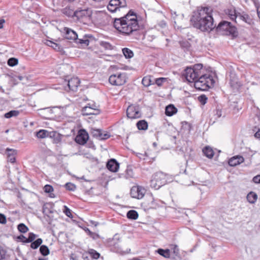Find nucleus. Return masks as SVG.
<instances>
[{
    "mask_svg": "<svg viewBox=\"0 0 260 260\" xmlns=\"http://www.w3.org/2000/svg\"><path fill=\"white\" fill-rule=\"evenodd\" d=\"M211 10L208 7H199L191 19L194 27L202 31H210L212 30L215 25L213 23V19L211 14Z\"/></svg>",
    "mask_w": 260,
    "mask_h": 260,
    "instance_id": "obj_1",
    "label": "nucleus"
},
{
    "mask_svg": "<svg viewBox=\"0 0 260 260\" xmlns=\"http://www.w3.org/2000/svg\"><path fill=\"white\" fill-rule=\"evenodd\" d=\"M113 25L119 32L125 35H130L139 28L137 16L131 11L122 17L115 18Z\"/></svg>",
    "mask_w": 260,
    "mask_h": 260,
    "instance_id": "obj_2",
    "label": "nucleus"
},
{
    "mask_svg": "<svg viewBox=\"0 0 260 260\" xmlns=\"http://www.w3.org/2000/svg\"><path fill=\"white\" fill-rule=\"evenodd\" d=\"M170 181L168 175L162 172H158L153 175L150 181V186L156 190Z\"/></svg>",
    "mask_w": 260,
    "mask_h": 260,
    "instance_id": "obj_3",
    "label": "nucleus"
},
{
    "mask_svg": "<svg viewBox=\"0 0 260 260\" xmlns=\"http://www.w3.org/2000/svg\"><path fill=\"white\" fill-rule=\"evenodd\" d=\"M202 68V64H197L193 68H187L183 75L189 82H194L201 75Z\"/></svg>",
    "mask_w": 260,
    "mask_h": 260,
    "instance_id": "obj_4",
    "label": "nucleus"
},
{
    "mask_svg": "<svg viewBox=\"0 0 260 260\" xmlns=\"http://www.w3.org/2000/svg\"><path fill=\"white\" fill-rule=\"evenodd\" d=\"M214 81L212 78L207 74L202 75L195 81L194 87L200 90H207L213 85Z\"/></svg>",
    "mask_w": 260,
    "mask_h": 260,
    "instance_id": "obj_5",
    "label": "nucleus"
},
{
    "mask_svg": "<svg viewBox=\"0 0 260 260\" xmlns=\"http://www.w3.org/2000/svg\"><path fill=\"white\" fill-rule=\"evenodd\" d=\"M217 31L223 32V34L235 36L237 34V29L231 25L230 22L223 21L220 22L217 27Z\"/></svg>",
    "mask_w": 260,
    "mask_h": 260,
    "instance_id": "obj_6",
    "label": "nucleus"
},
{
    "mask_svg": "<svg viewBox=\"0 0 260 260\" xmlns=\"http://www.w3.org/2000/svg\"><path fill=\"white\" fill-rule=\"evenodd\" d=\"M127 80L125 73L113 74L109 77V81L113 85L121 86L124 84Z\"/></svg>",
    "mask_w": 260,
    "mask_h": 260,
    "instance_id": "obj_7",
    "label": "nucleus"
},
{
    "mask_svg": "<svg viewBox=\"0 0 260 260\" xmlns=\"http://www.w3.org/2000/svg\"><path fill=\"white\" fill-rule=\"evenodd\" d=\"M146 192L144 187L141 186H134L131 189V195L133 198L141 199L143 198Z\"/></svg>",
    "mask_w": 260,
    "mask_h": 260,
    "instance_id": "obj_8",
    "label": "nucleus"
},
{
    "mask_svg": "<svg viewBox=\"0 0 260 260\" xmlns=\"http://www.w3.org/2000/svg\"><path fill=\"white\" fill-rule=\"evenodd\" d=\"M92 10L90 9L77 10L75 11V17L78 19H85L86 20L91 19Z\"/></svg>",
    "mask_w": 260,
    "mask_h": 260,
    "instance_id": "obj_9",
    "label": "nucleus"
},
{
    "mask_svg": "<svg viewBox=\"0 0 260 260\" xmlns=\"http://www.w3.org/2000/svg\"><path fill=\"white\" fill-rule=\"evenodd\" d=\"M127 116L131 119L138 118L141 117L139 107L134 105L129 106L126 111Z\"/></svg>",
    "mask_w": 260,
    "mask_h": 260,
    "instance_id": "obj_10",
    "label": "nucleus"
},
{
    "mask_svg": "<svg viewBox=\"0 0 260 260\" xmlns=\"http://www.w3.org/2000/svg\"><path fill=\"white\" fill-rule=\"evenodd\" d=\"M64 38L68 40H72L75 42L77 39L78 35L76 31L68 27L63 28Z\"/></svg>",
    "mask_w": 260,
    "mask_h": 260,
    "instance_id": "obj_11",
    "label": "nucleus"
},
{
    "mask_svg": "<svg viewBox=\"0 0 260 260\" xmlns=\"http://www.w3.org/2000/svg\"><path fill=\"white\" fill-rule=\"evenodd\" d=\"M67 83L68 87L69 90L75 91L77 90V88L80 84V80L77 77H74L66 81Z\"/></svg>",
    "mask_w": 260,
    "mask_h": 260,
    "instance_id": "obj_12",
    "label": "nucleus"
},
{
    "mask_svg": "<svg viewBox=\"0 0 260 260\" xmlns=\"http://www.w3.org/2000/svg\"><path fill=\"white\" fill-rule=\"evenodd\" d=\"M55 135H57L56 132H49L46 129H41L36 133V136L40 139H44L47 137L52 138Z\"/></svg>",
    "mask_w": 260,
    "mask_h": 260,
    "instance_id": "obj_13",
    "label": "nucleus"
},
{
    "mask_svg": "<svg viewBox=\"0 0 260 260\" xmlns=\"http://www.w3.org/2000/svg\"><path fill=\"white\" fill-rule=\"evenodd\" d=\"M88 139V135L85 131H82L75 138L76 142L80 144H85Z\"/></svg>",
    "mask_w": 260,
    "mask_h": 260,
    "instance_id": "obj_14",
    "label": "nucleus"
},
{
    "mask_svg": "<svg viewBox=\"0 0 260 260\" xmlns=\"http://www.w3.org/2000/svg\"><path fill=\"white\" fill-rule=\"evenodd\" d=\"M107 168L111 172H116L119 169V164L116 159H111L107 163Z\"/></svg>",
    "mask_w": 260,
    "mask_h": 260,
    "instance_id": "obj_15",
    "label": "nucleus"
},
{
    "mask_svg": "<svg viewBox=\"0 0 260 260\" xmlns=\"http://www.w3.org/2000/svg\"><path fill=\"white\" fill-rule=\"evenodd\" d=\"M244 160V159L242 156L237 155L229 159V164L231 166L234 167L242 163Z\"/></svg>",
    "mask_w": 260,
    "mask_h": 260,
    "instance_id": "obj_16",
    "label": "nucleus"
},
{
    "mask_svg": "<svg viewBox=\"0 0 260 260\" xmlns=\"http://www.w3.org/2000/svg\"><path fill=\"white\" fill-rule=\"evenodd\" d=\"M6 152L7 154L8 161L11 163L14 162L16 159L15 155L16 154V151L14 149L7 148Z\"/></svg>",
    "mask_w": 260,
    "mask_h": 260,
    "instance_id": "obj_17",
    "label": "nucleus"
},
{
    "mask_svg": "<svg viewBox=\"0 0 260 260\" xmlns=\"http://www.w3.org/2000/svg\"><path fill=\"white\" fill-rule=\"evenodd\" d=\"M230 84L231 87L233 89H238V88L241 86V84L239 82L238 78L236 77L235 75L233 76H231Z\"/></svg>",
    "mask_w": 260,
    "mask_h": 260,
    "instance_id": "obj_18",
    "label": "nucleus"
},
{
    "mask_svg": "<svg viewBox=\"0 0 260 260\" xmlns=\"http://www.w3.org/2000/svg\"><path fill=\"white\" fill-rule=\"evenodd\" d=\"M177 112V108L173 105H169L166 108V114L167 116H171L176 114Z\"/></svg>",
    "mask_w": 260,
    "mask_h": 260,
    "instance_id": "obj_19",
    "label": "nucleus"
},
{
    "mask_svg": "<svg viewBox=\"0 0 260 260\" xmlns=\"http://www.w3.org/2000/svg\"><path fill=\"white\" fill-rule=\"evenodd\" d=\"M227 14L229 16L230 18L233 20H235L236 22H237L236 19L239 18L240 19H244V18L242 16H238L237 13H236V11L235 9H229L228 10Z\"/></svg>",
    "mask_w": 260,
    "mask_h": 260,
    "instance_id": "obj_20",
    "label": "nucleus"
},
{
    "mask_svg": "<svg viewBox=\"0 0 260 260\" xmlns=\"http://www.w3.org/2000/svg\"><path fill=\"white\" fill-rule=\"evenodd\" d=\"M202 151L204 155L209 158H212L214 154L213 150L210 146H206Z\"/></svg>",
    "mask_w": 260,
    "mask_h": 260,
    "instance_id": "obj_21",
    "label": "nucleus"
},
{
    "mask_svg": "<svg viewBox=\"0 0 260 260\" xmlns=\"http://www.w3.org/2000/svg\"><path fill=\"white\" fill-rule=\"evenodd\" d=\"M257 199V195L253 191L250 192L247 196V200L250 204H254Z\"/></svg>",
    "mask_w": 260,
    "mask_h": 260,
    "instance_id": "obj_22",
    "label": "nucleus"
},
{
    "mask_svg": "<svg viewBox=\"0 0 260 260\" xmlns=\"http://www.w3.org/2000/svg\"><path fill=\"white\" fill-rule=\"evenodd\" d=\"M108 10L111 12H115L118 8L117 6V2L115 0H110L107 6Z\"/></svg>",
    "mask_w": 260,
    "mask_h": 260,
    "instance_id": "obj_23",
    "label": "nucleus"
},
{
    "mask_svg": "<svg viewBox=\"0 0 260 260\" xmlns=\"http://www.w3.org/2000/svg\"><path fill=\"white\" fill-rule=\"evenodd\" d=\"M62 13L68 17H75V11L70 7H67L61 10Z\"/></svg>",
    "mask_w": 260,
    "mask_h": 260,
    "instance_id": "obj_24",
    "label": "nucleus"
},
{
    "mask_svg": "<svg viewBox=\"0 0 260 260\" xmlns=\"http://www.w3.org/2000/svg\"><path fill=\"white\" fill-rule=\"evenodd\" d=\"M133 171L131 169H127L124 173L119 175V178H123L126 179L133 177Z\"/></svg>",
    "mask_w": 260,
    "mask_h": 260,
    "instance_id": "obj_25",
    "label": "nucleus"
},
{
    "mask_svg": "<svg viewBox=\"0 0 260 260\" xmlns=\"http://www.w3.org/2000/svg\"><path fill=\"white\" fill-rule=\"evenodd\" d=\"M82 113L83 115H98L90 106H87L83 108Z\"/></svg>",
    "mask_w": 260,
    "mask_h": 260,
    "instance_id": "obj_26",
    "label": "nucleus"
},
{
    "mask_svg": "<svg viewBox=\"0 0 260 260\" xmlns=\"http://www.w3.org/2000/svg\"><path fill=\"white\" fill-rule=\"evenodd\" d=\"M45 44L57 51H61L62 50L61 47L58 44L51 41L47 40Z\"/></svg>",
    "mask_w": 260,
    "mask_h": 260,
    "instance_id": "obj_27",
    "label": "nucleus"
},
{
    "mask_svg": "<svg viewBox=\"0 0 260 260\" xmlns=\"http://www.w3.org/2000/svg\"><path fill=\"white\" fill-rule=\"evenodd\" d=\"M53 188L50 185H46L44 187V190L45 192L49 193V197L50 198H53L55 197V194L53 193Z\"/></svg>",
    "mask_w": 260,
    "mask_h": 260,
    "instance_id": "obj_28",
    "label": "nucleus"
},
{
    "mask_svg": "<svg viewBox=\"0 0 260 260\" xmlns=\"http://www.w3.org/2000/svg\"><path fill=\"white\" fill-rule=\"evenodd\" d=\"M157 253L160 255L164 256L165 258H169L170 257V250L163 249H158L157 250Z\"/></svg>",
    "mask_w": 260,
    "mask_h": 260,
    "instance_id": "obj_29",
    "label": "nucleus"
},
{
    "mask_svg": "<svg viewBox=\"0 0 260 260\" xmlns=\"http://www.w3.org/2000/svg\"><path fill=\"white\" fill-rule=\"evenodd\" d=\"M22 237V238H24V241H23L24 243H30L32 242L36 238V235L34 234L33 233H29L28 234V237L26 238L25 237H24L23 235L20 236V238Z\"/></svg>",
    "mask_w": 260,
    "mask_h": 260,
    "instance_id": "obj_30",
    "label": "nucleus"
},
{
    "mask_svg": "<svg viewBox=\"0 0 260 260\" xmlns=\"http://www.w3.org/2000/svg\"><path fill=\"white\" fill-rule=\"evenodd\" d=\"M137 126L140 130H145L148 127V124L145 120H140L137 122Z\"/></svg>",
    "mask_w": 260,
    "mask_h": 260,
    "instance_id": "obj_31",
    "label": "nucleus"
},
{
    "mask_svg": "<svg viewBox=\"0 0 260 260\" xmlns=\"http://www.w3.org/2000/svg\"><path fill=\"white\" fill-rule=\"evenodd\" d=\"M122 53L125 58H131L133 57L134 53L133 52L129 49L127 48H124L122 49Z\"/></svg>",
    "mask_w": 260,
    "mask_h": 260,
    "instance_id": "obj_32",
    "label": "nucleus"
},
{
    "mask_svg": "<svg viewBox=\"0 0 260 260\" xmlns=\"http://www.w3.org/2000/svg\"><path fill=\"white\" fill-rule=\"evenodd\" d=\"M127 217L129 219L135 220L138 217V213L135 210H130L127 213Z\"/></svg>",
    "mask_w": 260,
    "mask_h": 260,
    "instance_id": "obj_33",
    "label": "nucleus"
},
{
    "mask_svg": "<svg viewBox=\"0 0 260 260\" xmlns=\"http://www.w3.org/2000/svg\"><path fill=\"white\" fill-rule=\"evenodd\" d=\"M42 242V239L41 238H38L36 241L31 242L30 247L32 249H36L41 245Z\"/></svg>",
    "mask_w": 260,
    "mask_h": 260,
    "instance_id": "obj_34",
    "label": "nucleus"
},
{
    "mask_svg": "<svg viewBox=\"0 0 260 260\" xmlns=\"http://www.w3.org/2000/svg\"><path fill=\"white\" fill-rule=\"evenodd\" d=\"M142 83L144 86L146 87H148L149 86L151 85L152 83V80L151 79V76H147L144 77L142 79Z\"/></svg>",
    "mask_w": 260,
    "mask_h": 260,
    "instance_id": "obj_35",
    "label": "nucleus"
},
{
    "mask_svg": "<svg viewBox=\"0 0 260 260\" xmlns=\"http://www.w3.org/2000/svg\"><path fill=\"white\" fill-rule=\"evenodd\" d=\"M74 42L81 46H87L89 45V41L88 39H81L77 38Z\"/></svg>",
    "mask_w": 260,
    "mask_h": 260,
    "instance_id": "obj_36",
    "label": "nucleus"
},
{
    "mask_svg": "<svg viewBox=\"0 0 260 260\" xmlns=\"http://www.w3.org/2000/svg\"><path fill=\"white\" fill-rule=\"evenodd\" d=\"M41 253L44 256H47L49 254V249L46 245H42L40 248Z\"/></svg>",
    "mask_w": 260,
    "mask_h": 260,
    "instance_id": "obj_37",
    "label": "nucleus"
},
{
    "mask_svg": "<svg viewBox=\"0 0 260 260\" xmlns=\"http://www.w3.org/2000/svg\"><path fill=\"white\" fill-rule=\"evenodd\" d=\"M19 114V112L17 110H12L5 114V117L7 118H10L13 116H17Z\"/></svg>",
    "mask_w": 260,
    "mask_h": 260,
    "instance_id": "obj_38",
    "label": "nucleus"
},
{
    "mask_svg": "<svg viewBox=\"0 0 260 260\" xmlns=\"http://www.w3.org/2000/svg\"><path fill=\"white\" fill-rule=\"evenodd\" d=\"M18 231L22 233H25L28 231V228L23 223H20L18 225Z\"/></svg>",
    "mask_w": 260,
    "mask_h": 260,
    "instance_id": "obj_39",
    "label": "nucleus"
},
{
    "mask_svg": "<svg viewBox=\"0 0 260 260\" xmlns=\"http://www.w3.org/2000/svg\"><path fill=\"white\" fill-rule=\"evenodd\" d=\"M18 60L16 58H10L8 60V64L10 67H14L18 64Z\"/></svg>",
    "mask_w": 260,
    "mask_h": 260,
    "instance_id": "obj_40",
    "label": "nucleus"
},
{
    "mask_svg": "<svg viewBox=\"0 0 260 260\" xmlns=\"http://www.w3.org/2000/svg\"><path fill=\"white\" fill-rule=\"evenodd\" d=\"M100 45L106 50H111L112 49V45L107 42L102 41L100 42Z\"/></svg>",
    "mask_w": 260,
    "mask_h": 260,
    "instance_id": "obj_41",
    "label": "nucleus"
},
{
    "mask_svg": "<svg viewBox=\"0 0 260 260\" xmlns=\"http://www.w3.org/2000/svg\"><path fill=\"white\" fill-rule=\"evenodd\" d=\"M101 132V130L99 129H91V134L93 137L99 139V137H100V133Z\"/></svg>",
    "mask_w": 260,
    "mask_h": 260,
    "instance_id": "obj_42",
    "label": "nucleus"
},
{
    "mask_svg": "<svg viewBox=\"0 0 260 260\" xmlns=\"http://www.w3.org/2000/svg\"><path fill=\"white\" fill-rule=\"evenodd\" d=\"M117 2V6L118 8H124L126 6V2L125 0H115Z\"/></svg>",
    "mask_w": 260,
    "mask_h": 260,
    "instance_id": "obj_43",
    "label": "nucleus"
},
{
    "mask_svg": "<svg viewBox=\"0 0 260 260\" xmlns=\"http://www.w3.org/2000/svg\"><path fill=\"white\" fill-rule=\"evenodd\" d=\"M65 187L67 189L70 191H74L76 188L75 185L70 182L67 183L65 184Z\"/></svg>",
    "mask_w": 260,
    "mask_h": 260,
    "instance_id": "obj_44",
    "label": "nucleus"
},
{
    "mask_svg": "<svg viewBox=\"0 0 260 260\" xmlns=\"http://www.w3.org/2000/svg\"><path fill=\"white\" fill-rule=\"evenodd\" d=\"M89 254L94 259H98L100 257V253L93 249L90 250Z\"/></svg>",
    "mask_w": 260,
    "mask_h": 260,
    "instance_id": "obj_45",
    "label": "nucleus"
},
{
    "mask_svg": "<svg viewBox=\"0 0 260 260\" xmlns=\"http://www.w3.org/2000/svg\"><path fill=\"white\" fill-rule=\"evenodd\" d=\"M87 106H90V108L95 111V114H99L100 113L99 106L94 104H88Z\"/></svg>",
    "mask_w": 260,
    "mask_h": 260,
    "instance_id": "obj_46",
    "label": "nucleus"
},
{
    "mask_svg": "<svg viewBox=\"0 0 260 260\" xmlns=\"http://www.w3.org/2000/svg\"><path fill=\"white\" fill-rule=\"evenodd\" d=\"M198 100L202 105H205L207 102V98L205 95H201L198 97Z\"/></svg>",
    "mask_w": 260,
    "mask_h": 260,
    "instance_id": "obj_47",
    "label": "nucleus"
},
{
    "mask_svg": "<svg viewBox=\"0 0 260 260\" xmlns=\"http://www.w3.org/2000/svg\"><path fill=\"white\" fill-rule=\"evenodd\" d=\"M110 137V135L108 133H103V132L101 131L100 133V137H99V140H106L107 139Z\"/></svg>",
    "mask_w": 260,
    "mask_h": 260,
    "instance_id": "obj_48",
    "label": "nucleus"
},
{
    "mask_svg": "<svg viewBox=\"0 0 260 260\" xmlns=\"http://www.w3.org/2000/svg\"><path fill=\"white\" fill-rule=\"evenodd\" d=\"M167 80L165 78H159L155 79V83L158 86H161L162 83Z\"/></svg>",
    "mask_w": 260,
    "mask_h": 260,
    "instance_id": "obj_49",
    "label": "nucleus"
},
{
    "mask_svg": "<svg viewBox=\"0 0 260 260\" xmlns=\"http://www.w3.org/2000/svg\"><path fill=\"white\" fill-rule=\"evenodd\" d=\"M6 255V251L2 247H0V259H4L5 258Z\"/></svg>",
    "mask_w": 260,
    "mask_h": 260,
    "instance_id": "obj_50",
    "label": "nucleus"
},
{
    "mask_svg": "<svg viewBox=\"0 0 260 260\" xmlns=\"http://www.w3.org/2000/svg\"><path fill=\"white\" fill-rule=\"evenodd\" d=\"M170 250H173L174 253L175 255H178L179 254V248L178 246L176 245H172L171 246Z\"/></svg>",
    "mask_w": 260,
    "mask_h": 260,
    "instance_id": "obj_51",
    "label": "nucleus"
},
{
    "mask_svg": "<svg viewBox=\"0 0 260 260\" xmlns=\"http://www.w3.org/2000/svg\"><path fill=\"white\" fill-rule=\"evenodd\" d=\"M63 212L67 216L69 217H70L72 216L71 210L66 206H64Z\"/></svg>",
    "mask_w": 260,
    "mask_h": 260,
    "instance_id": "obj_52",
    "label": "nucleus"
},
{
    "mask_svg": "<svg viewBox=\"0 0 260 260\" xmlns=\"http://www.w3.org/2000/svg\"><path fill=\"white\" fill-rule=\"evenodd\" d=\"M57 135H55L53 136V138H54V141L56 143H59L61 141V136L57 133H56ZM53 138V137H52Z\"/></svg>",
    "mask_w": 260,
    "mask_h": 260,
    "instance_id": "obj_53",
    "label": "nucleus"
},
{
    "mask_svg": "<svg viewBox=\"0 0 260 260\" xmlns=\"http://www.w3.org/2000/svg\"><path fill=\"white\" fill-rule=\"evenodd\" d=\"M7 222L6 216L0 213V223L2 224H5Z\"/></svg>",
    "mask_w": 260,
    "mask_h": 260,
    "instance_id": "obj_54",
    "label": "nucleus"
},
{
    "mask_svg": "<svg viewBox=\"0 0 260 260\" xmlns=\"http://www.w3.org/2000/svg\"><path fill=\"white\" fill-rule=\"evenodd\" d=\"M137 156L140 158V159H145V156H147L148 155H147V153L146 152H145L144 154H142V153H137Z\"/></svg>",
    "mask_w": 260,
    "mask_h": 260,
    "instance_id": "obj_55",
    "label": "nucleus"
},
{
    "mask_svg": "<svg viewBox=\"0 0 260 260\" xmlns=\"http://www.w3.org/2000/svg\"><path fill=\"white\" fill-rule=\"evenodd\" d=\"M253 181L255 183H260V175H257L253 177Z\"/></svg>",
    "mask_w": 260,
    "mask_h": 260,
    "instance_id": "obj_56",
    "label": "nucleus"
},
{
    "mask_svg": "<svg viewBox=\"0 0 260 260\" xmlns=\"http://www.w3.org/2000/svg\"><path fill=\"white\" fill-rule=\"evenodd\" d=\"M5 22V20L3 19H0V29L4 27V24Z\"/></svg>",
    "mask_w": 260,
    "mask_h": 260,
    "instance_id": "obj_57",
    "label": "nucleus"
},
{
    "mask_svg": "<svg viewBox=\"0 0 260 260\" xmlns=\"http://www.w3.org/2000/svg\"><path fill=\"white\" fill-rule=\"evenodd\" d=\"M216 115L217 116V117H220L222 115V112L220 110H217L216 112Z\"/></svg>",
    "mask_w": 260,
    "mask_h": 260,
    "instance_id": "obj_58",
    "label": "nucleus"
},
{
    "mask_svg": "<svg viewBox=\"0 0 260 260\" xmlns=\"http://www.w3.org/2000/svg\"><path fill=\"white\" fill-rule=\"evenodd\" d=\"M254 137L257 139H260V130L255 133Z\"/></svg>",
    "mask_w": 260,
    "mask_h": 260,
    "instance_id": "obj_59",
    "label": "nucleus"
},
{
    "mask_svg": "<svg viewBox=\"0 0 260 260\" xmlns=\"http://www.w3.org/2000/svg\"><path fill=\"white\" fill-rule=\"evenodd\" d=\"M113 240H118L119 239V236L117 234H116L114 236V238H113Z\"/></svg>",
    "mask_w": 260,
    "mask_h": 260,
    "instance_id": "obj_60",
    "label": "nucleus"
},
{
    "mask_svg": "<svg viewBox=\"0 0 260 260\" xmlns=\"http://www.w3.org/2000/svg\"><path fill=\"white\" fill-rule=\"evenodd\" d=\"M16 78L17 79H18L20 81H21L22 80V79L24 78L22 76H17Z\"/></svg>",
    "mask_w": 260,
    "mask_h": 260,
    "instance_id": "obj_61",
    "label": "nucleus"
},
{
    "mask_svg": "<svg viewBox=\"0 0 260 260\" xmlns=\"http://www.w3.org/2000/svg\"><path fill=\"white\" fill-rule=\"evenodd\" d=\"M257 15H258V17L260 19V11L258 9H257Z\"/></svg>",
    "mask_w": 260,
    "mask_h": 260,
    "instance_id": "obj_62",
    "label": "nucleus"
},
{
    "mask_svg": "<svg viewBox=\"0 0 260 260\" xmlns=\"http://www.w3.org/2000/svg\"><path fill=\"white\" fill-rule=\"evenodd\" d=\"M39 260H47V259L41 258H39Z\"/></svg>",
    "mask_w": 260,
    "mask_h": 260,
    "instance_id": "obj_63",
    "label": "nucleus"
},
{
    "mask_svg": "<svg viewBox=\"0 0 260 260\" xmlns=\"http://www.w3.org/2000/svg\"><path fill=\"white\" fill-rule=\"evenodd\" d=\"M9 131V129H7V130H6V131H5V133H6V134H7V133H8Z\"/></svg>",
    "mask_w": 260,
    "mask_h": 260,
    "instance_id": "obj_64",
    "label": "nucleus"
}]
</instances>
